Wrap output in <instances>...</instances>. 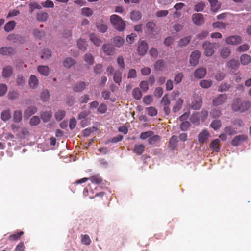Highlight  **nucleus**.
Returning a JSON list of instances; mask_svg holds the SVG:
<instances>
[{
  "instance_id": "f257e3e1",
  "label": "nucleus",
  "mask_w": 251,
  "mask_h": 251,
  "mask_svg": "<svg viewBox=\"0 0 251 251\" xmlns=\"http://www.w3.org/2000/svg\"><path fill=\"white\" fill-rule=\"evenodd\" d=\"M110 21L114 28L119 31H123L126 28L125 22L118 15H112L110 17Z\"/></svg>"
},
{
  "instance_id": "f03ea898",
  "label": "nucleus",
  "mask_w": 251,
  "mask_h": 251,
  "mask_svg": "<svg viewBox=\"0 0 251 251\" xmlns=\"http://www.w3.org/2000/svg\"><path fill=\"white\" fill-rule=\"evenodd\" d=\"M250 106V103L249 101H243L240 98L235 99L233 104L234 110H248Z\"/></svg>"
},
{
  "instance_id": "7ed1b4c3",
  "label": "nucleus",
  "mask_w": 251,
  "mask_h": 251,
  "mask_svg": "<svg viewBox=\"0 0 251 251\" xmlns=\"http://www.w3.org/2000/svg\"><path fill=\"white\" fill-rule=\"evenodd\" d=\"M88 179H90L92 183L95 184H99L102 182V178L99 175L93 176L89 178H83L78 180L75 182L76 184H81L86 182Z\"/></svg>"
},
{
  "instance_id": "20e7f679",
  "label": "nucleus",
  "mask_w": 251,
  "mask_h": 251,
  "mask_svg": "<svg viewBox=\"0 0 251 251\" xmlns=\"http://www.w3.org/2000/svg\"><path fill=\"white\" fill-rule=\"evenodd\" d=\"M204 50V54L207 56H211L214 53V45L209 42H205L202 44Z\"/></svg>"
},
{
  "instance_id": "39448f33",
  "label": "nucleus",
  "mask_w": 251,
  "mask_h": 251,
  "mask_svg": "<svg viewBox=\"0 0 251 251\" xmlns=\"http://www.w3.org/2000/svg\"><path fill=\"white\" fill-rule=\"evenodd\" d=\"M242 42V38L240 36L234 35L226 37L225 39V42L228 45H237Z\"/></svg>"
},
{
  "instance_id": "423d86ee",
  "label": "nucleus",
  "mask_w": 251,
  "mask_h": 251,
  "mask_svg": "<svg viewBox=\"0 0 251 251\" xmlns=\"http://www.w3.org/2000/svg\"><path fill=\"white\" fill-rule=\"evenodd\" d=\"M248 136L244 134L236 136L231 141V145L233 146H237L241 145L244 142L247 141Z\"/></svg>"
},
{
  "instance_id": "0eeeda50",
  "label": "nucleus",
  "mask_w": 251,
  "mask_h": 251,
  "mask_svg": "<svg viewBox=\"0 0 251 251\" xmlns=\"http://www.w3.org/2000/svg\"><path fill=\"white\" fill-rule=\"evenodd\" d=\"M192 21L197 26H200L204 23V18L202 14L195 13L192 15Z\"/></svg>"
},
{
  "instance_id": "6e6552de",
  "label": "nucleus",
  "mask_w": 251,
  "mask_h": 251,
  "mask_svg": "<svg viewBox=\"0 0 251 251\" xmlns=\"http://www.w3.org/2000/svg\"><path fill=\"white\" fill-rule=\"evenodd\" d=\"M201 53L199 50H196L192 52L190 56V63L192 66H196L199 62Z\"/></svg>"
},
{
  "instance_id": "1a4fd4ad",
  "label": "nucleus",
  "mask_w": 251,
  "mask_h": 251,
  "mask_svg": "<svg viewBox=\"0 0 251 251\" xmlns=\"http://www.w3.org/2000/svg\"><path fill=\"white\" fill-rule=\"evenodd\" d=\"M148 50V45L145 41H141L140 42L137 51L139 55L143 56L145 55Z\"/></svg>"
},
{
  "instance_id": "9d476101",
  "label": "nucleus",
  "mask_w": 251,
  "mask_h": 251,
  "mask_svg": "<svg viewBox=\"0 0 251 251\" xmlns=\"http://www.w3.org/2000/svg\"><path fill=\"white\" fill-rule=\"evenodd\" d=\"M226 94H220L213 99V104L215 106H218L223 104L227 100Z\"/></svg>"
},
{
  "instance_id": "9b49d317",
  "label": "nucleus",
  "mask_w": 251,
  "mask_h": 251,
  "mask_svg": "<svg viewBox=\"0 0 251 251\" xmlns=\"http://www.w3.org/2000/svg\"><path fill=\"white\" fill-rule=\"evenodd\" d=\"M210 136L208 131L206 129L203 130L198 135V141L200 143L206 142Z\"/></svg>"
},
{
  "instance_id": "f8f14e48",
  "label": "nucleus",
  "mask_w": 251,
  "mask_h": 251,
  "mask_svg": "<svg viewBox=\"0 0 251 251\" xmlns=\"http://www.w3.org/2000/svg\"><path fill=\"white\" fill-rule=\"evenodd\" d=\"M102 50L107 55H113L115 52V48L111 44H106L102 46Z\"/></svg>"
},
{
  "instance_id": "ddd939ff",
  "label": "nucleus",
  "mask_w": 251,
  "mask_h": 251,
  "mask_svg": "<svg viewBox=\"0 0 251 251\" xmlns=\"http://www.w3.org/2000/svg\"><path fill=\"white\" fill-rule=\"evenodd\" d=\"M89 84L88 82L80 81L76 83L74 88L73 90L76 92H79L82 91L88 86Z\"/></svg>"
},
{
  "instance_id": "4468645a",
  "label": "nucleus",
  "mask_w": 251,
  "mask_h": 251,
  "mask_svg": "<svg viewBox=\"0 0 251 251\" xmlns=\"http://www.w3.org/2000/svg\"><path fill=\"white\" fill-rule=\"evenodd\" d=\"M146 28L147 31L150 34H153L154 32H155L156 29V24L152 21H149L146 24Z\"/></svg>"
},
{
  "instance_id": "2eb2a0df",
  "label": "nucleus",
  "mask_w": 251,
  "mask_h": 251,
  "mask_svg": "<svg viewBox=\"0 0 251 251\" xmlns=\"http://www.w3.org/2000/svg\"><path fill=\"white\" fill-rule=\"evenodd\" d=\"M207 73L205 68L201 67L197 69L194 72L195 77L198 79H201L204 77Z\"/></svg>"
},
{
  "instance_id": "dca6fc26",
  "label": "nucleus",
  "mask_w": 251,
  "mask_h": 251,
  "mask_svg": "<svg viewBox=\"0 0 251 251\" xmlns=\"http://www.w3.org/2000/svg\"><path fill=\"white\" fill-rule=\"evenodd\" d=\"M0 53L3 55H11L15 53V50L12 47H2L0 49Z\"/></svg>"
},
{
  "instance_id": "f3484780",
  "label": "nucleus",
  "mask_w": 251,
  "mask_h": 251,
  "mask_svg": "<svg viewBox=\"0 0 251 251\" xmlns=\"http://www.w3.org/2000/svg\"><path fill=\"white\" fill-rule=\"evenodd\" d=\"M178 145L177 136L173 135L170 139L169 141L168 148L171 150H174Z\"/></svg>"
},
{
  "instance_id": "a211bd4d",
  "label": "nucleus",
  "mask_w": 251,
  "mask_h": 251,
  "mask_svg": "<svg viewBox=\"0 0 251 251\" xmlns=\"http://www.w3.org/2000/svg\"><path fill=\"white\" fill-rule=\"evenodd\" d=\"M220 141L219 139L213 140L210 144V148L215 152H218L220 150Z\"/></svg>"
},
{
  "instance_id": "6ab92c4d",
  "label": "nucleus",
  "mask_w": 251,
  "mask_h": 251,
  "mask_svg": "<svg viewBox=\"0 0 251 251\" xmlns=\"http://www.w3.org/2000/svg\"><path fill=\"white\" fill-rule=\"evenodd\" d=\"M239 66L240 64L238 61L235 59H230L227 63V67L232 70L238 69Z\"/></svg>"
},
{
  "instance_id": "aec40b11",
  "label": "nucleus",
  "mask_w": 251,
  "mask_h": 251,
  "mask_svg": "<svg viewBox=\"0 0 251 251\" xmlns=\"http://www.w3.org/2000/svg\"><path fill=\"white\" fill-rule=\"evenodd\" d=\"M145 146L143 144L135 145L133 152L137 155H141L144 151Z\"/></svg>"
},
{
  "instance_id": "412c9836",
  "label": "nucleus",
  "mask_w": 251,
  "mask_h": 251,
  "mask_svg": "<svg viewBox=\"0 0 251 251\" xmlns=\"http://www.w3.org/2000/svg\"><path fill=\"white\" fill-rule=\"evenodd\" d=\"M211 5V10L214 12H217L221 7V4L217 0H208Z\"/></svg>"
},
{
  "instance_id": "4be33fe9",
  "label": "nucleus",
  "mask_w": 251,
  "mask_h": 251,
  "mask_svg": "<svg viewBox=\"0 0 251 251\" xmlns=\"http://www.w3.org/2000/svg\"><path fill=\"white\" fill-rule=\"evenodd\" d=\"M29 85L33 89L36 88L39 84L38 79L35 75H31L29 80Z\"/></svg>"
},
{
  "instance_id": "5701e85b",
  "label": "nucleus",
  "mask_w": 251,
  "mask_h": 251,
  "mask_svg": "<svg viewBox=\"0 0 251 251\" xmlns=\"http://www.w3.org/2000/svg\"><path fill=\"white\" fill-rule=\"evenodd\" d=\"M13 74V68L11 66L4 67L2 70V75L4 78L9 77Z\"/></svg>"
},
{
  "instance_id": "b1692460",
  "label": "nucleus",
  "mask_w": 251,
  "mask_h": 251,
  "mask_svg": "<svg viewBox=\"0 0 251 251\" xmlns=\"http://www.w3.org/2000/svg\"><path fill=\"white\" fill-rule=\"evenodd\" d=\"M240 62L243 65H247L251 62V56L247 54H243L240 57Z\"/></svg>"
},
{
  "instance_id": "393cba45",
  "label": "nucleus",
  "mask_w": 251,
  "mask_h": 251,
  "mask_svg": "<svg viewBox=\"0 0 251 251\" xmlns=\"http://www.w3.org/2000/svg\"><path fill=\"white\" fill-rule=\"evenodd\" d=\"M142 14L139 11L133 10L130 13V18L133 21L137 22L141 19Z\"/></svg>"
},
{
  "instance_id": "a878e982",
  "label": "nucleus",
  "mask_w": 251,
  "mask_h": 251,
  "mask_svg": "<svg viewBox=\"0 0 251 251\" xmlns=\"http://www.w3.org/2000/svg\"><path fill=\"white\" fill-rule=\"evenodd\" d=\"M122 72L120 70L115 71L113 76V80L117 84H120L122 82Z\"/></svg>"
},
{
  "instance_id": "bb28decb",
  "label": "nucleus",
  "mask_w": 251,
  "mask_h": 251,
  "mask_svg": "<svg viewBox=\"0 0 251 251\" xmlns=\"http://www.w3.org/2000/svg\"><path fill=\"white\" fill-rule=\"evenodd\" d=\"M90 39L96 46H100L102 43L101 39L95 34H91Z\"/></svg>"
},
{
  "instance_id": "cd10ccee",
  "label": "nucleus",
  "mask_w": 251,
  "mask_h": 251,
  "mask_svg": "<svg viewBox=\"0 0 251 251\" xmlns=\"http://www.w3.org/2000/svg\"><path fill=\"white\" fill-rule=\"evenodd\" d=\"M230 49L227 47H223L220 50V56L223 58H227L230 54Z\"/></svg>"
},
{
  "instance_id": "c85d7f7f",
  "label": "nucleus",
  "mask_w": 251,
  "mask_h": 251,
  "mask_svg": "<svg viewBox=\"0 0 251 251\" xmlns=\"http://www.w3.org/2000/svg\"><path fill=\"white\" fill-rule=\"evenodd\" d=\"M201 100L200 99H195L192 101L191 108L193 110H199L201 106Z\"/></svg>"
},
{
  "instance_id": "c756f323",
  "label": "nucleus",
  "mask_w": 251,
  "mask_h": 251,
  "mask_svg": "<svg viewBox=\"0 0 251 251\" xmlns=\"http://www.w3.org/2000/svg\"><path fill=\"white\" fill-rule=\"evenodd\" d=\"M38 72L44 76H48L49 74V68L47 66H39L37 67Z\"/></svg>"
},
{
  "instance_id": "7c9ffc66",
  "label": "nucleus",
  "mask_w": 251,
  "mask_h": 251,
  "mask_svg": "<svg viewBox=\"0 0 251 251\" xmlns=\"http://www.w3.org/2000/svg\"><path fill=\"white\" fill-rule=\"evenodd\" d=\"M124 39L120 36H116L113 39V43L117 47H121L124 43Z\"/></svg>"
},
{
  "instance_id": "2f4dec72",
  "label": "nucleus",
  "mask_w": 251,
  "mask_h": 251,
  "mask_svg": "<svg viewBox=\"0 0 251 251\" xmlns=\"http://www.w3.org/2000/svg\"><path fill=\"white\" fill-rule=\"evenodd\" d=\"M161 137L158 135H152L148 139V143L151 145H154L156 143L159 142Z\"/></svg>"
},
{
  "instance_id": "473e14b6",
  "label": "nucleus",
  "mask_w": 251,
  "mask_h": 251,
  "mask_svg": "<svg viewBox=\"0 0 251 251\" xmlns=\"http://www.w3.org/2000/svg\"><path fill=\"white\" fill-rule=\"evenodd\" d=\"M75 63V60L71 58L68 57L66 58L63 61V65L65 67L67 68H71L73 65H74Z\"/></svg>"
},
{
  "instance_id": "72a5a7b5",
  "label": "nucleus",
  "mask_w": 251,
  "mask_h": 251,
  "mask_svg": "<svg viewBox=\"0 0 251 251\" xmlns=\"http://www.w3.org/2000/svg\"><path fill=\"white\" fill-rule=\"evenodd\" d=\"M40 98L43 101H48L50 99L49 91L47 89L43 90L40 94Z\"/></svg>"
},
{
  "instance_id": "f704fd0d",
  "label": "nucleus",
  "mask_w": 251,
  "mask_h": 251,
  "mask_svg": "<svg viewBox=\"0 0 251 251\" xmlns=\"http://www.w3.org/2000/svg\"><path fill=\"white\" fill-rule=\"evenodd\" d=\"M36 18L39 21H46L48 18V14L46 12H40L37 14Z\"/></svg>"
},
{
  "instance_id": "c9c22d12",
  "label": "nucleus",
  "mask_w": 251,
  "mask_h": 251,
  "mask_svg": "<svg viewBox=\"0 0 251 251\" xmlns=\"http://www.w3.org/2000/svg\"><path fill=\"white\" fill-rule=\"evenodd\" d=\"M191 40V36H188L181 39L178 42V46L180 47L186 46L190 42Z\"/></svg>"
},
{
  "instance_id": "e433bc0d",
  "label": "nucleus",
  "mask_w": 251,
  "mask_h": 251,
  "mask_svg": "<svg viewBox=\"0 0 251 251\" xmlns=\"http://www.w3.org/2000/svg\"><path fill=\"white\" fill-rule=\"evenodd\" d=\"M161 104L164 106L163 110H168V106L170 104V101L167 95H165L163 96L161 100Z\"/></svg>"
},
{
  "instance_id": "4c0bfd02",
  "label": "nucleus",
  "mask_w": 251,
  "mask_h": 251,
  "mask_svg": "<svg viewBox=\"0 0 251 251\" xmlns=\"http://www.w3.org/2000/svg\"><path fill=\"white\" fill-rule=\"evenodd\" d=\"M200 114L199 112H194L190 118L191 121L194 124H198L201 118Z\"/></svg>"
},
{
  "instance_id": "58836bf2",
  "label": "nucleus",
  "mask_w": 251,
  "mask_h": 251,
  "mask_svg": "<svg viewBox=\"0 0 251 251\" xmlns=\"http://www.w3.org/2000/svg\"><path fill=\"white\" fill-rule=\"evenodd\" d=\"M16 23L14 21L8 22L4 26V30L6 32H10L14 29Z\"/></svg>"
},
{
  "instance_id": "ea45409f",
  "label": "nucleus",
  "mask_w": 251,
  "mask_h": 251,
  "mask_svg": "<svg viewBox=\"0 0 251 251\" xmlns=\"http://www.w3.org/2000/svg\"><path fill=\"white\" fill-rule=\"evenodd\" d=\"M132 96L136 100H140L142 98V94L140 89L138 87L135 88L132 91Z\"/></svg>"
},
{
  "instance_id": "a19ab883",
  "label": "nucleus",
  "mask_w": 251,
  "mask_h": 251,
  "mask_svg": "<svg viewBox=\"0 0 251 251\" xmlns=\"http://www.w3.org/2000/svg\"><path fill=\"white\" fill-rule=\"evenodd\" d=\"M77 46L78 48L83 51H85L87 49V44L84 39H80L77 41Z\"/></svg>"
},
{
  "instance_id": "79ce46f5",
  "label": "nucleus",
  "mask_w": 251,
  "mask_h": 251,
  "mask_svg": "<svg viewBox=\"0 0 251 251\" xmlns=\"http://www.w3.org/2000/svg\"><path fill=\"white\" fill-rule=\"evenodd\" d=\"M231 87V85L227 83H222L218 87V91L219 92H225L228 91Z\"/></svg>"
},
{
  "instance_id": "37998d69",
  "label": "nucleus",
  "mask_w": 251,
  "mask_h": 251,
  "mask_svg": "<svg viewBox=\"0 0 251 251\" xmlns=\"http://www.w3.org/2000/svg\"><path fill=\"white\" fill-rule=\"evenodd\" d=\"M84 61L89 65H92L94 62V58L93 55L90 53H87L84 56Z\"/></svg>"
},
{
  "instance_id": "c03bdc74",
  "label": "nucleus",
  "mask_w": 251,
  "mask_h": 251,
  "mask_svg": "<svg viewBox=\"0 0 251 251\" xmlns=\"http://www.w3.org/2000/svg\"><path fill=\"white\" fill-rule=\"evenodd\" d=\"M227 24L222 22H216L212 24L213 27L215 28L225 29Z\"/></svg>"
},
{
  "instance_id": "a18cd8bd",
  "label": "nucleus",
  "mask_w": 251,
  "mask_h": 251,
  "mask_svg": "<svg viewBox=\"0 0 251 251\" xmlns=\"http://www.w3.org/2000/svg\"><path fill=\"white\" fill-rule=\"evenodd\" d=\"M221 126V121L219 120H214L210 124V127L214 130H217L219 129Z\"/></svg>"
},
{
  "instance_id": "49530a36",
  "label": "nucleus",
  "mask_w": 251,
  "mask_h": 251,
  "mask_svg": "<svg viewBox=\"0 0 251 251\" xmlns=\"http://www.w3.org/2000/svg\"><path fill=\"white\" fill-rule=\"evenodd\" d=\"M249 49L250 45L247 43H245L238 46L236 49V51L239 52H242L248 50Z\"/></svg>"
},
{
  "instance_id": "de8ad7c7",
  "label": "nucleus",
  "mask_w": 251,
  "mask_h": 251,
  "mask_svg": "<svg viewBox=\"0 0 251 251\" xmlns=\"http://www.w3.org/2000/svg\"><path fill=\"white\" fill-rule=\"evenodd\" d=\"M212 82L210 80H202L200 83V86L203 88H208L212 85Z\"/></svg>"
},
{
  "instance_id": "09e8293b",
  "label": "nucleus",
  "mask_w": 251,
  "mask_h": 251,
  "mask_svg": "<svg viewBox=\"0 0 251 251\" xmlns=\"http://www.w3.org/2000/svg\"><path fill=\"white\" fill-rule=\"evenodd\" d=\"M154 134V133L153 131H149L146 132H142L140 134V138L141 139L145 140L147 138H151V136H152Z\"/></svg>"
},
{
  "instance_id": "8fccbe9b",
  "label": "nucleus",
  "mask_w": 251,
  "mask_h": 251,
  "mask_svg": "<svg viewBox=\"0 0 251 251\" xmlns=\"http://www.w3.org/2000/svg\"><path fill=\"white\" fill-rule=\"evenodd\" d=\"M51 55V51L50 50L46 49L42 50V54L41 58L45 59L49 58Z\"/></svg>"
},
{
  "instance_id": "3c124183",
  "label": "nucleus",
  "mask_w": 251,
  "mask_h": 251,
  "mask_svg": "<svg viewBox=\"0 0 251 251\" xmlns=\"http://www.w3.org/2000/svg\"><path fill=\"white\" fill-rule=\"evenodd\" d=\"M7 39L14 42H20L22 40V38L17 35L11 34L8 36Z\"/></svg>"
},
{
  "instance_id": "603ef678",
  "label": "nucleus",
  "mask_w": 251,
  "mask_h": 251,
  "mask_svg": "<svg viewBox=\"0 0 251 251\" xmlns=\"http://www.w3.org/2000/svg\"><path fill=\"white\" fill-rule=\"evenodd\" d=\"M205 7V4L203 2H200L196 4L194 6V10L197 12L202 11L204 7Z\"/></svg>"
},
{
  "instance_id": "864d4df0",
  "label": "nucleus",
  "mask_w": 251,
  "mask_h": 251,
  "mask_svg": "<svg viewBox=\"0 0 251 251\" xmlns=\"http://www.w3.org/2000/svg\"><path fill=\"white\" fill-rule=\"evenodd\" d=\"M153 100V99L151 95L145 96L143 99V103L147 105H150Z\"/></svg>"
},
{
  "instance_id": "5fc2aeb1",
  "label": "nucleus",
  "mask_w": 251,
  "mask_h": 251,
  "mask_svg": "<svg viewBox=\"0 0 251 251\" xmlns=\"http://www.w3.org/2000/svg\"><path fill=\"white\" fill-rule=\"evenodd\" d=\"M96 27L97 28V29L102 33L105 32L107 30V25L103 24L97 23Z\"/></svg>"
},
{
  "instance_id": "6e6d98bb",
  "label": "nucleus",
  "mask_w": 251,
  "mask_h": 251,
  "mask_svg": "<svg viewBox=\"0 0 251 251\" xmlns=\"http://www.w3.org/2000/svg\"><path fill=\"white\" fill-rule=\"evenodd\" d=\"M22 114L21 111H14L13 114V119L15 122H20L22 119Z\"/></svg>"
},
{
  "instance_id": "4d7b16f0",
  "label": "nucleus",
  "mask_w": 251,
  "mask_h": 251,
  "mask_svg": "<svg viewBox=\"0 0 251 251\" xmlns=\"http://www.w3.org/2000/svg\"><path fill=\"white\" fill-rule=\"evenodd\" d=\"M81 243L82 244L85 245H89L91 242V240L89 237V236L87 235H82L81 236Z\"/></svg>"
},
{
  "instance_id": "13d9d810",
  "label": "nucleus",
  "mask_w": 251,
  "mask_h": 251,
  "mask_svg": "<svg viewBox=\"0 0 251 251\" xmlns=\"http://www.w3.org/2000/svg\"><path fill=\"white\" fill-rule=\"evenodd\" d=\"M81 13L83 15L89 17L93 14V11L90 8L85 7L81 9Z\"/></svg>"
},
{
  "instance_id": "bf43d9fd",
  "label": "nucleus",
  "mask_w": 251,
  "mask_h": 251,
  "mask_svg": "<svg viewBox=\"0 0 251 251\" xmlns=\"http://www.w3.org/2000/svg\"><path fill=\"white\" fill-rule=\"evenodd\" d=\"M165 67V63L163 60H158L154 65L155 69L161 70Z\"/></svg>"
},
{
  "instance_id": "052dcab7",
  "label": "nucleus",
  "mask_w": 251,
  "mask_h": 251,
  "mask_svg": "<svg viewBox=\"0 0 251 251\" xmlns=\"http://www.w3.org/2000/svg\"><path fill=\"white\" fill-rule=\"evenodd\" d=\"M42 6L44 8H53L54 6L53 1L50 0H47L41 3Z\"/></svg>"
},
{
  "instance_id": "680f3d73",
  "label": "nucleus",
  "mask_w": 251,
  "mask_h": 251,
  "mask_svg": "<svg viewBox=\"0 0 251 251\" xmlns=\"http://www.w3.org/2000/svg\"><path fill=\"white\" fill-rule=\"evenodd\" d=\"M65 111H57L55 113L54 116L56 120L60 121L65 117Z\"/></svg>"
},
{
  "instance_id": "e2e57ef3",
  "label": "nucleus",
  "mask_w": 251,
  "mask_h": 251,
  "mask_svg": "<svg viewBox=\"0 0 251 251\" xmlns=\"http://www.w3.org/2000/svg\"><path fill=\"white\" fill-rule=\"evenodd\" d=\"M117 62L118 66L122 69H124L125 68V63L124 62V59L122 56H119L117 58Z\"/></svg>"
},
{
  "instance_id": "0e129e2a",
  "label": "nucleus",
  "mask_w": 251,
  "mask_h": 251,
  "mask_svg": "<svg viewBox=\"0 0 251 251\" xmlns=\"http://www.w3.org/2000/svg\"><path fill=\"white\" fill-rule=\"evenodd\" d=\"M23 234L24 232L23 231H20L17 233L10 235L9 236V239L11 241L17 240Z\"/></svg>"
},
{
  "instance_id": "69168bd1",
  "label": "nucleus",
  "mask_w": 251,
  "mask_h": 251,
  "mask_svg": "<svg viewBox=\"0 0 251 251\" xmlns=\"http://www.w3.org/2000/svg\"><path fill=\"white\" fill-rule=\"evenodd\" d=\"M11 118L10 111H3L1 113V119L5 121H7Z\"/></svg>"
},
{
  "instance_id": "338daca9",
  "label": "nucleus",
  "mask_w": 251,
  "mask_h": 251,
  "mask_svg": "<svg viewBox=\"0 0 251 251\" xmlns=\"http://www.w3.org/2000/svg\"><path fill=\"white\" fill-rule=\"evenodd\" d=\"M148 83L146 81H142L140 82L139 86L142 90L146 92L149 90Z\"/></svg>"
},
{
  "instance_id": "774afa93",
  "label": "nucleus",
  "mask_w": 251,
  "mask_h": 251,
  "mask_svg": "<svg viewBox=\"0 0 251 251\" xmlns=\"http://www.w3.org/2000/svg\"><path fill=\"white\" fill-rule=\"evenodd\" d=\"M183 103V100L181 99H179L176 102V104L173 107V110H180L182 108V105Z\"/></svg>"
}]
</instances>
